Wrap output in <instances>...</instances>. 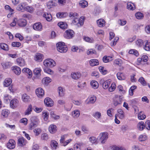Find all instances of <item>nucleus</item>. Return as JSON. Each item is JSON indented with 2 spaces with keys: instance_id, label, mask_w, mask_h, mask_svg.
Listing matches in <instances>:
<instances>
[{
  "instance_id": "1",
  "label": "nucleus",
  "mask_w": 150,
  "mask_h": 150,
  "mask_svg": "<svg viewBox=\"0 0 150 150\" xmlns=\"http://www.w3.org/2000/svg\"><path fill=\"white\" fill-rule=\"evenodd\" d=\"M39 120L36 117H33L30 119V122L28 126L29 130H31L36 127L39 125Z\"/></svg>"
},
{
  "instance_id": "2",
  "label": "nucleus",
  "mask_w": 150,
  "mask_h": 150,
  "mask_svg": "<svg viewBox=\"0 0 150 150\" xmlns=\"http://www.w3.org/2000/svg\"><path fill=\"white\" fill-rule=\"evenodd\" d=\"M57 50L61 53H65L68 50L67 46L63 42H59L56 44Z\"/></svg>"
},
{
  "instance_id": "3",
  "label": "nucleus",
  "mask_w": 150,
  "mask_h": 150,
  "mask_svg": "<svg viewBox=\"0 0 150 150\" xmlns=\"http://www.w3.org/2000/svg\"><path fill=\"white\" fill-rule=\"evenodd\" d=\"M44 65L46 67H52L56 65L55 62L51 59H47L44 61Z\"/></svg>"
},
{
  "instance_id": "4",
  "label": "nucleus",
  "mask_w": 150,
  "mask_h": 150,
  "mask_svg": "<svg viewBox=\"0 0 150 150\" xmlns=\"http://www.w3.org/2000/svg\"><path fill=\"white\" fill-rule=\"evenodd\" d=\"M100 135V139L101 140V143L102 144H104L108 138V133L106 132H104L101 133Z\"/></svg>"
},
{
  "instance_id": "5",
  "label": "nucleus",
  "mask_w": 150,
  "mask_h": 150,
  "mask_svg": "<svg viewBox=\"0 0 150 150\" xmlns=\"http://www.w3.org/2000/svg\"><path fill=\"white\" fill-rule=\"evenodd\" d=\"M74 31L70 29L66 30L64 34V37L70 39L73 38L74 36Z\"/></svg>"
},
{
  "instance_id": "6",
  "label": "nucleus",
  "mask_w": 150,
  "mask_h": 150,
  "mask_svg": "<svg viewBox=\"0 0 150 150\" xmlns=\"http://www.w3.org/2000/svg\"><path fill=\"white\" fill-rule=\"evenodd\" d=\"M27 142L26 140L23 137L19 138L18 140V146L19 147H22L25 146Z\"/></svg>"
},
{
  "instance_id": "7",
  "label": "nucleus",
  "mask_w": 150,
  "mask_h": 150,
  "mask_svg": "<svg viewBox=\"0 0 150 150\" xmlns=\"http://www.w3.org/2000/svg\"><path fill=\"white\" fill-rule=\"evenodd\" d=\"M122 98L120 96H116L114 99L113 104L115 106L120 104L122 103Z\"/></svg>"
},
{
  "instance_id": "8",
  "label": "nucleus",
  "mask_w": 150,
  "mask_h": 150,
  "mask_svg": "<svg viewBox=\"0 0 150 150\" xmlns=\"http://www.w3.org/2000/svg\"><path fill=\"white\" fill-rule=\"evenodd\" d=\"M44 103L45 105L48 107H52L54 104L53 101L49 98H45L44 100Z\"/></svg>"
},
{
  "instance_id": "9",
  "label": "nucleus",
  "mask_w": 150,
  "mask_h": 150,
  "mask_svg": "<svg viewBox=\"0 0 150 150\" xmlns=\"http://www.w3.org/2000/svg\"><path fill=\"white\" fill-rule=\"evenodd\" d=\"M33 29L36 31H41L42 29V26L40 22L36 23H34L33 26Z\"/></svg>"
},
{
  "instance_id": "10",
  "label": "nucleus",
  "mask_w": 150,
  "mask_h": 150,
  "mask_svg": "<svg viewBox=\"0 0 150 150\" xmlns=\"http://www.w3.org/2000/svg\"><path fill=\"white\" fill-rule=\"evenodd\" d=\"M15 141L13 139H11L9 140L8 142L7 143V146L9 149H12L15 148Z\"/></svg>"
},
{
  "instance_id": "11",
  "label": "nucleus",
  "mask_w": 150,
  "mask_h": 150,
  "mask_svg": "<svg viewBox=\"0 0 150 150\" xmlns=\"http://www.w3.org/2000/svg\"><path fill=\"white\" fill-rule=\"evenodd\" d=\"M16 62L17 64L21 67H23L26 65L24 59L21 57L17 58Z\"/></svg>"
},
{
  "instance_id": "12",
  "label": "nucleus",
  "mask_w": 150,
  "mask_h": 150,
  "mask_svg": "<svg viewBox=\"0 0 150 150\" xmlns=\"http://www.w3.org/2000/svg\"><path fill=\"white\" fill-rule=\"evenodd\" d=\"M109 149L112 150H124L125 149L123 146L116 145H111L110 146Z\"/></svg>"
},
{
  "instance_id": "13",
  "label": "nucleus",
  "mask_w": 150,
  "mask_h": 150,
  "mask_svg": "<svg viewBox=\"0 0 150 150\" xmlns=\"http://www.w3.org/2000/svg\"><path fill=\"white\" fill-rule=\"evenodd\" d=\"M35 93L37 96L39 98L43 97L44 94V90L41 88H37L36 90Z\"/></svg>"
},
{
  "instance_id": "14",
  "label": "nucleus",
  "mask_w": 150,
  "mask_h": 150,
  "mask_svg": "<svg viewBox=\"0 0 150 150\" xmlns=\"http://www.w3.org/2000/svg\"><path fill=\"white\" fill-rule=\"evenodd\" d=\"M12 69L13 72L16 75H18L21 72V69L17 66H14L12 67Z\"/></svg>"
},
{
  "instance_id": "15",
  "label": "nucleus",
  "mask_w": 150,
  "mask_h": 150,
  "mask_svg": "<svg viewBox=\"0 0 150 150\" xmlns=\"http://www.w3.org/2000/svg\"><path fill=\"white\" fill-rule=\"evenodd\" d=\"M26 4L24 3H22L18 5L17 7V10L19 11H24L25 10Z\"/></svg>"
},
{
  "instance_id": "16",
  "label": "nucleus",
  "mask_w": 150,
  "mask_h": 150,
  "mask_svg": "<svg viewBox=\"0 0 150 150\" xmlns=\"http://www.w3.org/2000/svg\"><path fill=\"white\" fill-rule=\"evenodd\" d=\"M22 72L23 73H26L28 74V78L29 79L31 78L33 74L31 71L28 68H23L22 70Z\"/></svg>"
},
{
  "instance_id": "17",
  "label": "nucleus",
  "mask_w": 150,
  "mask_h": 150,
  "mask_svg": "<svg viewBox=\"0 0 150 150\" xmlns=\"http://www.w3.org/2000/svg\"><path fill=\"white\" fill-rule=\"evenodd\" d=\"M18 104V100L17 99H14L12 100L10 102V107L13 108H14L17 106Z\"/></svg>"
},
{
  "instance_id": "18",
  "label": "nucleus",
  "mask_w": 150,
  "mask_h": 150,
  "mask_svg": "<svg viewBox=\"0 0 150 150\" xmlns=\"http://www.w3.org/2000/svg\"><path fill=\"white\" fill-rule=\"evenodd\" d=\"M43 59V55L42 54L40 53H37L36 54L35 56L34 59L35 60L38 62L42 61Z\"/></svg>"
},
{
  "instance_id": "19",
  "label": "nucleus",
  "mask_w": 150,
  "mask_h": 150,
  "mask_svg": "<svg viewBox=\"0 0 150 150\" xmlns=\"http://www.w3.org/2000/svg\"><path fill=\"white\" fill-rule=\"evenodd\" d=\"M49 130L51 134L55 133L57 131V127L54 125H51L49 127Z\"/></svg>"
},
{
  "instance_id": "20",
  "label": "nucleus",
  "mask_w": 150,
  "mask_h": 150,
  "mask_svg": "<svg viewBox=\"0 0 150 150\" xmlns=\"http://www.w3.org/2000/svg\"><path fill=\"white\" fill-rule=\"evenodd\" d=\"M18 25L21 27H23L25 26L26 24V21L23 19H19L17 22Z\"/></svg>"
},
{
  "instance_id": "21",
  "label": "nucleus",
  "mask_w": 150,
  "mask_h": 150,
  "mask_svg": "<svg viewBox=\"0 0 150 150\" xmlns=\"http://www.w3.org/2000/svg\"><path fill=\"white\" fill-rule=\"evenodd\" d=\"M41 69L40 68H36L33 71V73L37 78H39L41 75Z\"/></svg>"
},
{
  "instance_id": "22",
  "label": "nucleus",
  "mask_w": 150,
  "mask_h": 150,
  "mask_svg": "<svg viewBox=\"0 0 150 150\" xmlns=\"http://www.w3.org/2000/svg\"><path fill=\"white\" fill-rule=\"evenodd\" d=\"M118 113L117 115V116H118L120 119H123L125 117L124 113L122 109H120L117 110Z\"/></svg>"
},
{
  "instance_id": "23",
  "label": "nucleus",
  "mask_w": 150,
  "mask_h": 150,
  "mask_svg": "<svg viewBox=\"0 0 150 150\" xmlns=\"http://www.w3.org/2000/svg\"><path fill=\"white\" fill-rule=\"evenodd\" d=\"M22 99L23 101L25 103H27L30 101L31 99L30 96L25 93L23 94L22 96Z\"/></svg>"
},
{
  "instance_id": "24",
  "label": "nucleus",
  "mask_w": 150,
  "mask_h": 150,
  "mask_svg": "<svg viewBox=\"0 0 150 150\" xmlns=\"http://www.w3.org/2000/svg\"><path fill=\"white\" fill-rule=\"evenodd\" d=\"M50 145L53 149H56L58 146V143L54 140H51L50 142Z\"/></svg>"
},
{
  "instance_id": "25",
  "label": "nucleus",
  "mask_w": 150,
  "mask_h": 150,
  "mask_svg": "<svg viewBox=\"0 0 150 150\" xmlns=\"http://www.w3.org/2000/svg\"><path fill=\"white\" fill-rule=\"evenodd\" d=\"M127 8L129 10L133 11L135 9V6L132 3L128 2L127 4Z\"/></svg>"
},
{
  "instance_id": "26",
  "label": "nucleus",
  "mask_w": 150,
  "mask_h": 150,
  "mask_svg": "<svg viewBox=\"0 0 150 150\" xmlns=\"http://www.w3.org/2000/svg\"><path fill=\"white\" fill-rule=\"evenodd\" d=\"M58 92L59 96L60 97H62L64 95V90L62 87H59L58 88Z\"/></svg>"
},
{
  "instance_id": "27",
  "label": "nucleus",
  "mask_w": 150,
  "mask_h": 150,
  "mask_svg": "<svg viewBox=\"0 0 150 150\" xmlns=\"http://www.w3.org/2000/svg\"><path fill=\"white\" fill-rule=\"evenodd\" d=\"M12 82V79L10 78L6 79L4 82V84L5 86L7 87L9 86L11 83Z\"/></svg>"
},
{
  "instance_id": "28",
  "label": "nucleus",
  "mask_w": 150,
  "mask_h": 150,
  "mask_svg": "<svg viewBox=\"0 0 150 150\" xmlns=\"http://www.w3.org/2000/svg\"><path fill=\"white\" fill-rule=\"evenodd\" d=\"M33 110V107L31 105H29L26 110L25 112V115H28L30 114Z\"/></svg>"
},
{
  "instance_id": "29",
  "label": "nucleus",
  "mask_w": 150,
  "mask_h": 150,
  "mask_svg": "<svg viewBox=\"0 0 150 150\" xmlns=\"http://www.w3.org/2000/svg\"><path fill=\"white\" fill-rule=\"evenodd\" d=\"M89 140L91 143L94 144H96L98 143V139L92 136L89 138Z\"/></svg>"
},
{
  "instance_id": "30",
  "label": "nucleus",
  "mask_w": 150,
  "mask_h": 150,
  "mask_svg": "<svg viewBox=\"0 0 150 150\" xmlns=\"http://www.w3.org/2000/svg\"><path fill=\"white\" fill-rule=\"evenodd\" d=\"M145 125L143 122H140L138 123L137 125V128L140 130H142L144 128Z\"/></svg>"
},
{
  "instance_id": "31",
  "label": "nucleus",
  "mask_w": 150,
  "mask_h": 150,
  "mask_svg": "<svg viewBox=\"0 0 150 150\" xmlns=\"http://www.w3.org/2000/svg\"><path fill=\"white\" fill-rule=\"evenodd\" d=\"M118 79L120 80H124L125 79L126 77L124 74L121 72H118L117 74Z\"/></svg>"
},
{
  "instance_id": "32",
  "label": "nucleus",
  "mask_w": 150,
  "mask_h": 150,
  "mask_svg": "<svg viewBox=\"0 0 150 150\" xmlns=\"http://www.w3.org/2000/svg\"><path fill=\"white\" fill-rule=\"evenodd\" d=\"M84 19V17H82L80 18H79L78 21L77 22V24L76 25L78 27H80L83 25V20Z\"/></svg>"
},
{
  "instance_id": "33",
  "label": "nucleus",
  "mask_w": 150,
  "mask_h": 150,
  "mask_svg": "<svg viewBox=\"0 0 150 150\" xmlns=\"http://www.w3.org/2000/svg\"><path fill=\"white\" fill-rule=\"evenodd\" d=\"M90 84L92 87L94 89L97 88L98 87V83L95 81H92L90 83Z\"/></svg>"
},
{
  "instance_id": "34",
  "label": "nucleus",
  "mask_w": 150,
  "mask_h": 150,
  "mask_svg": "<svg viewBox=\"0 0 150 150\" xmlns=\"http://www.w3.org/2000/svg\"><path fill=\"white\" fill-rule=\"evenodd\" d=\"M137 117L139 120H143L146 118V116L142 111H141L138 113Z\"/></svg>"
},
{
  "instance_id": "35",
  "label": "nucleus",
  "mask_w": 150,
  "mask_h": 150,
  "mask_svg": "<svg viewBox=\"0 0 150 150\" xmlns=\"http://www.w3.org/2000/svg\"><path fill=\"white\" fill-rule=\"evenodd\" d=\"M84 145V144L82 143L76 144H75L74 146V149H81L82 147Z\"/></svg>"
},
{
  "instance_id": "36",
  "label": "nucleus",
  "mask_w": 150,
  "mask_h": 150,
  "mask_svg": "<svg viewBox=\"0 0 150 150\" xmlns=\"http://www.w3.org/2000/svg\"><path fill=\"white\" fill-rule=\"evenodd\" d=\"M0 48L5 51H8L9 50L8 45L4 43L0 44Z\"/></svg>"
},
{
  "instance_id": "37",
  "label": "nucleus",
  "mask_w": 150,
  "mask_h": 150,
  "mask_svg": "<svg viewBox=\"0 0 150 150\" xmlns=\"http://www.w3.org/2000/svg\"><path fill=\"white\" fill-rule=\"evenodd\" d=\"M89 63L91 66H94L98 64V61L96 59H91Z\"/></svg>"
},
{
  "instance_id": "38",
  "label": "nucleus",
  "mask_w": 150,
  "mask_h": 150,
  "mask_svg": "<svg viewBox=\"0 0 150 150\" xmlns=\"http://www.w3.org/2000/svg\"><path fill=\"white\" fill-rule=\"evenodd\" d=\"M81 74L78 72L71 74V76L74 79H77L81 77Z\"/></svg>"
},
{
  "instance_id": "39",
  "label": "nucleus",
  "mask_w": 150,
  "mask_h": 150,
  "mask_svg": "<svg viewBox=\"0 0 150 150\" xmlns=\"http://www.w3.org/2000/svg\"><path fill=\"white\" fill-rule=\"evenodd\" d=\"M97 24L98 26L100 27L103 26L105 24V21L103 19H100L98 20L97 21Z\"/></svg>"
},
{
  "instance_id": "40",
  "label": "nucleus",
  "mask_w": 150,
  "mask_h": 150,
  "mask_svg": "<svg viewBox=\"0 0 150 150\" xmlns=\"http://www.w3.org/2000/svg\"><path fill=\"white\" fill-rule=\"evenodd\" d=\"M43 16L48 21H50L52 18L51 15L49 13H47L43 15Z\"/></svg>"
},
{
  "instance_id": "41",
  "label": "nucleus",
  "mask_w": 150,
  "mask_h": 150,
  "mask_svg": "<svg viewBox=\"0 0 150 150\" xmlns=\"http://www.w3.org/2000/svg\"><path fill=\"white\" fill-rule=\"evenodd\" d=\"M69 16L72 19H74L77 18L78 17V14L75 12H71L69 14Z\"/></svg>"
},
{
  "instance_id": "42",
  "label": "nucleus",
  "mask_w": 150,
  "mask_h": 150,
  "mask_svg": "<svg viewBox=\"0 0 150 150\" xmlns=\"http://www.w3.org/2000/svg\"><path fill=\"white\" fill-rule=\"evenodd\" d=\"M103 60L104 62L107 63L112 60V57L105 56L103 57Z\"/></svg>"
},
{
  "instance_id": "43",
  "label": "nucleus",
  "mask_w": 150,
  "mask_h": 150,
  "mask_svg": "<svg viewBox=\"0 0 150 150\" xmlns=\"http://www.w3.org/2000/svg\"><path fill=\"white\" fill-rule=\"evenodd\" d=\"M80 112L78 110H76L73 111L72 114L75 117H78L80 115Z\"/></svg>"
},
{
  "instance_id": "44",
  "label": "nucleus",
  "mask_w": 150,
  "mask_h": 150,
  "mask_svg": "<svg viewBox=\"0 0 150 150\" xmlns=\"http://www.w3.org/2000/svg\"><path fill=\"white\" fill-rule=\"evenodd\" d=\"M110 84V82L109 80H107L103 82V86L104 89H107L109 87Z\"/></svg>"
},
{
  "instance_id": "45",
  "label": "nucleus",
  "mask_w": 150,
  "mask_h": 150,
  "mask_svg": "<svg viewBox=\"0 0 150 150\" xmlns=\"http://www.w3.org/2000/svg\"><path fill=\"white\" fill-rule=\"evenodd\" d=\"M42 83L44 84H47L51 81V79L49 77H46L43 79Z\"/></svg>"
},
{
  "instance_id": "46",
  "label": "nucleus",
  "mask_w": 150,
  "mask_h": 150,
  "mask_svg": "<svg viewBox=\"0 0 150 150\" xmlns=\"http://www.w3.org/2000/svg\"><path fill=\"white\" fill-rule=\"evenodd\" d=\"M56 3L52 1H49L47 3V6L49 8H50L56 5Z\"/></svg>"
},
{
  "instance_id": "47",
  "label": "nucleus",
  "mask_w": 150,
  "mask_h": 150,
  "mask_svg": "<svg viewBox=\"0 0 150 150\" xmlns=\"http://www.w3.org/2000/svg\"><path fill=\"white\" fill-rule=\"evenodd\" d=\"M96 98L95 96H93L90 98H89L88 100V103H93L96 100Z\"/></svg>"
},
{
  "instance_id": "48",
  "label": "nucleus",
  "mask_w": 150,
  "mask_h": 150,
  "mask_svg": "<svg viewBox=\"0 0 150 150\" xmlns=\"http://www.w3.org/2000/svg\"><path fill=\"white\" fill-rule=\"evenodd\" d=\"M79 5L82 8H85L88 6V2L85 0L81 1L79 3Z\"/></svg>"
},
{
  "instance_id": "49",
  "label": "nucleus",
  "mask_w": 150,
  "mask_h": 150,
  "mask_svg": "<svg viewBox=\"0 0 150 150\" xmlns=\"http://www.w3.org/2000/svg\"><path fill=\"white\" fill-rule=\"evenodd\" d=\"M58 25L62 29H65L67 28V24L62 22H60L58 24Z\"/></svg>"
},
{
  "instance_id": "50",
  "label": "nucleus",
  "mask_w": 150,
  "mask_h": 150,
  "mask_svg": "<svg viewBox=\"0 0 150 150\" xmlns=\"http://www.w3.org/2000/svg\"><path fill=\"white\" fill-rule=\"evenodd\" d=\"M135 16L136 18L138 19H142L144 17V15L143 13L140 12L136 13L135 14Z\"/></svg>"
},
{
  "instance_id": "51",
  "label": "nucleus",
  "mask_w": 150,
  "mask_h": 150,
  "mask_svg": "<svg viewBox=\"0 0 150 150\" xmlns=\"http://www.w3.org/2000/svg\"><path fill=\"white\" fill-rule=\"evenodd\" d=\"M9 114L8 110H7L4 109L2 111V115L4 117H7L8 116Z\"/></svg>"
},
{
  "instance_id": "52",
  "label": "nucleus",
  "mask_w": 150,
  "mask_h": 150,
  "mask_svg": "<svg viewBox=\"0 0 150 150\" xmlns=\"http://www.w3.org/2000/svg\"><path fill=\"white\" fill-rule=\"evenodd\" d=\"M129 53L130 54H133L136 56L139 55V53L138 51L135 50H131L129 51Z\"/></svg>"
},
{
  "instance_id": "53",
  "label": "nucleus",
  "mask_w": 150,
  "mask_h": 150,
  "mask_svg": "<svg viewBox=\"0 0 150 150\" xmlns=\"http://www.w3.org/2000/svg\"><path fill=\"white\" fill-rule=\"evenodd\" d=\"M116 86L114 83H112L111 85V86L109 88V91L110 92L113 91L116 88Z\"/></svg>"
},
{
  "instance_id": "54",
  "label": "nucleus",
  "mask_w": 150,
  "mask_h": 150,
  "mask_svg": "<svg viewBox=\"0 0 150 150\" xmlns=\"http://www.w3.org/2000/svg\"><path fill=\"white\" fill-rule=\"evenodd\" d=\"M139 81L143 86H145L146 85V82L145 81L144 79L142 77H141L139 79Z\"/></svg>"
},
{
  "instance_id": "55",
  "label": "nucleus",
  "mask_w": 150,
  "mask_h": 150,
  "mask_svg": "<svg viewBox=\"0 0 150 150\" xmlns=\"http://www.w3.org/2000/svg\"><path fill=\"white\" fill-rule=\"evenodd\" d=\"M136 44L138 46L141 47L143 46L144 44V42L143 40L141 39H138L136 41Z\"/></svg>"
},
{
  "instance_id": "56",
  "label": "nucleus",
  "mask_w": 150,
  "mask_h": 150,
  "mask_svg": "<svg viewBox=\"0 0 150 150\" xmlns=\"http://www.w3.org/2000/svg\"><path fill=\"white\" fill-rule=\"evenodd\" d=\"M25 11L30 13H32L34 11V9L31 6H26Z\"/></svg>"
},
{
  "instance_id": "57",
  "label": "nucleus",
  "mask_w": 150,
  "mask_h": 150,
  "mask_svg": "<svg viewBox=\"0 0 150 150\" xmlns=\"http://www.w3.org/2000/svg\"><path fill=\"white\" fill-rule=\"evenodd\" d=\"M50 115L51 117L54 119H58L59 118V116L55 114L53 111H51L50 112Z\"/></svg>"
},
{
  "instance_id": "58",
  "label": "nucleus",
  "mask_w": 150,
  "mask_h": 150,
  "mask_svg": "<svg viewBox=\"0 0 150 150\" xmlns=\"http://www.w3.org/2000/svg\"><path fill=\"white\" fill-rule=\"evenodd\" d=\"M41 129L39 128H37L33 130V132L35 133L36 136L38 135L41 132Z\"/></svg>"
},
{
  "instance_id": "59",
  "label": "nucleus",
  "mask_w": 150,
  "mask_h": 150,
  "mask_svg": "<svg viewBox=\"0 0 150 150\" xmlns=\"http://www.w3.org/2000/svg\"><path fill=\"white\" fill-rule=\"evenodd\" d=\"M41 139L43 140H47L48 139V134L45 133L42 134L41 136Z\"/></svg>"
},
{
  "instance_id": "60",
  "label": "nucleus",
  "mask_w": 150,
  "mask_h": 150,
  "mask_svg": "<svg viewBox=\"0 0 150 150\" xmlns=\"http://www.w3.org/2000/svg\"><path fill=\"white\" fill-rule=\"evenodd\" d=\"M147 139V137L145 135H141L139 138V140L140 142L146 140Z\"/></svg>"
},
{
  "instance_id": "61",
  "label": "nucleus",
  "mask_w": 150,
  "mask_h": 150,
  "mask_svg": "<svg viewBox=\"0 0 150 150\" xmlns=\"http://www.w3.org/2000/svg\"><path fill=\"white\" fill-rule=\"evenodd\" d=\"M93 116L95 118L98 119L101 116V113L99 112H97L93 114Z\"/></svg>"
},
{
  "instance_id": "62",
  "label": "nucleus",
  "mask_w": 150,
  "mask_h": 150,
  "mask_svg": "<svg viewBox=\"0 0 150 150\" xmlns=\"http://www.w3.org/2000/svg\"><path fill=\"white\" fill-rule=\"evenodd\" d=\"M71 141V139H69L66 141H64L60 144L62 146H65L69 144Z\"/></svg>"
},
{
  "instance_id": "63",
  "label": "nucleus",
  "mask_w": 150,
  "mask_h": 150,
  "mask_svg": "<svg viewBox=\"0 0 150 150\" xmlns=\"http://www.w3.org/2000/svg\"><path fill=\"white\" fill-rule=\"evenodd\" d=\"M44 71L45 73L50 74H52L53 73V72L52 70L47 68H45L44 69Z\"/></svg>"
},
{
  "instance_id": "64",
  "label": "nucleus",
  "mask_w": 150,
  "mask_h": 150,
  "mask_svg": "<svg viewBox=\"0 0 150 150\" xmlns=\"http://www.w3.org/2000/svg\"><path fill=\"white\" fill-rule=\"evenodd\" d=\"M145 128L147 129L150 130V121L147 120L145 123Z\"/></svg>"
}]
</instances>
